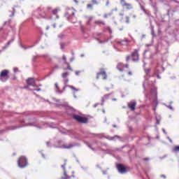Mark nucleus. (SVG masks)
Masks as SVG:
<instances>
[{"mask_svg": "<svg viewBox=\"0 0 179 179\" xmlns=\"http://www.w3.org/2000/svg\"><path fill=\"white\" fill-rule=\"evenodd\" d=\"M87 9H93V4H87Z\"/></svg>", "mask_w": 179, "mask_h": 179, "instance_id": "nucleus-23", "label": "nucleus"}, {"mask_svg": "<svg viewBox=\"0 0 179 179\" xmlns=\"http://www.w3.org/2000/svg\"><path fill=\"white\" fill-rule=\"evenodd\" d=\"M110 139H111V141H113L114 139V137L111 138Z\"/></svg>", "mask_w": 179, "mask_h": 179, "instance_id": "nucleus-35", "label": "nucleus"}, {"mask_svg": "<svg viewBox=\"0 0 179 179\" xmlns=\"http://www.w3.org/2000/svg\"><path fill=\"white\" fill-rule=\"evenodd\" d=\"M9 70L4 69L0 73V80L1 82H6L9 79Z\"/></svg>", "mask_w": 179, "mask_h": 179, "instance_id": "nucleus-3", "label": "nucleus"}, {"mask_svg": "<svg viewBox=\"0 0 179 179\" xmlns=\"http://www.w3.org/2000/svg\"><path fill=\"white\" fill-rule=\"evenodd\" d=\"M173 152H179V145H176L175 147H173Z\"/></svg>", "mask_w": 179, "mask_h": 179, "instance_id": "nucleus-20", "label": "nucleus"}, {"mask_svg": "<svg viewBox=\"0 0 179 179\" xmlns=\"http://www.w3.org/2000/svg\"><path fill=\"white\" fill-rule=\"evenodd\" d=\"M122 30H124V28H120V31H122Z\"/></svg>", "mask_w": 179, "mask_h": 179, "instance_id": "nucleus-34", "label": "nucleus"}, {"mask_svg": "<svg viewBox=\"0 0 179 179\" xmlns=\"http://www.w3.org/2000/svg\"><path fill=\"white\" fill-rule=\"evenodd\" d=\"M62 78H64V79H65L66 78H68V76H69V73L68 72L63 73H62Z\"/></svg>", "mask_w": 179, "mask_h": 179, "instance_id": "nucleus-18", "label": "nucleus"}, {"mask_svg": "<svg viewBox=\"0 0 179 179\" xmlns=\"http://www.w3.org/2000/svg\"><path fill=\"white\" fill-rule=\"evenodd\" d=\"M124 8H126L127 10H131V9H134V6L129 3H126Z\"/></svg>", "mask_w": 179, "mask_h": 179, "instance_id": "nucleus-15", "label": "nucleus"}, {"mask_svg": "<svg viewBox=\"0 0 179 179\" xmlns=\"http://www.w3.org/2000/svg\"><path fill=\"white\" fill-rule=\"evenodd\" d=\"M75 60V57H71V59H70V62H72L73 61H74Z\"/></svg>", "mask_w": 179, "mask_h": 179, "instance_id": "nucleus-29", "label": "nucleus"}, {"mask_svg": "<svg viewBox=\"0 0 179 179\" xmlns=\"http://www.w3.org/2000/svg\"><path fill=\"white\" fill-rule=\"evenodd\" d=\"M73 146V144H69L68 145H63V148L64 149H71Z\"/></svg>", "mask_w": 179, "mask_h": 179, "instance_id": "nucleus-16", "label": "nucleus"}, {"mask_svg": "<svg viewBox=\"0 0 179 179\" xmlns=\"http://www.w3.org/2000/svg\"><path fill=\"white\" fill-rule=\"evenodd\" d=\"M17 71H19V69H18L17 68H15V69H14V72H15V73L17 72Z\"/></svg>", "mask_w": 179, "mask_h": 179, "instance_id": "nucleus-30", "label": "nucleus"}, {"mask_svg": "<svg viewBox=\"0 0 179 179\" xmlns=\"http://www.w3.org/2000/svg\"><path fill=\"white\" fill-rule=\"evenodd\" d=\"M29 164V162L27 161V158L24 156H21L18 158L17 165L20 169H24V167H27Z\"/></svg>", "mask_w": 179, "mask_h": 179, "instance_id": "nucleus-2", "label": "nucleus"}, {"mask_svg": "<svg viewBox=\"0 0 179 179\" xmlns=\"http://www.w3.org/2000/svg\"><path fill=\"white\" fill-rule=\"evenodd\" d=\"M145 73H150V69H145Z\"/></svg>", "mask_w": 179, "mask_h": 179, "instance_id": "nucleus-26", "label": "nucleus"}, {"mask_svg": "<svg viewBox=\"0 0 179 179\" xmlns=\"http://www.w3.org/2000/svg\"><path fill=\"white\" fill-rule=\"evenodd\" d=\"M125 68H129V65L124 64V63H118L117 65V69L120 72H124V69H125Z\"/></svg>", "mask_w": 179, "mask_h": 179, "instance_id": "nucleus-7", "label": "nucleus"}, {"mask_svg": "<svg viewBox=\"0 0 179 179\" xmlns=\"http://www.w3.org/2000/svg\"><path fill=\"white\" fill-rule=\"evenodd\" d=\"M119 45H128L129 44V41L125 39V40H122L119 41L117 42Z\"/></svg>", "mask_w": 179, "mask_h": 179, "instance_id": "nucleus-13", "label": "nucleus"}, {"mask_svg": "<svg viewBox=\"0 0 179 179\" xmlns=\"http://www.w3.org/2000/svg\"><path fill=\"white\" fill-rule=\"evenodd\" d=\"M69 87H70V89H73V90H76V89L73 86H69Z\"/></svg>", "mask_w": 179, "mask_h": 179, "instance_id": "nucleus-31", "label": "nucleus"}, {"mask_svg": "<svg viewBox=\"0 0 179 179\" xmlns=\"http://www.w3.org/2000/svg\"><path fill=\"white\" fill-rule=\"evenodd\" d=\"M116 167H117V171H119V173H120V174H125V173H127V171H128V170L127 169L125 166H124L122 164H117L116 165Z\"/></svg>", "mask_w": 179, "mask_h": 179, "instance_id": "nucleus-6", "label": "nucleus"}, {"mask_svg": "<svg viewBox=\"0 0 179 179\" xmlns=\"http://www.w3.org/2000/svg\"><path fill=\"white\" fill-rule=\"evenodd\" d=\"M144 160H149V159H144Z\"/></svg>", "mask_w": 179, "mask_h": 179, "instance_id": "nucleus-40", "label": "nucleus"}, {"mask_svg": "<svg viewBox=\"0 0 179 179\" xmlns=\"http://www.w3.org/2000/svg\"><path fill=\"white\" fill-rule=\"evenodd\" d=\"M73 118L76 120L78 122H80L81 124H87L89 122V120L87 117H82L80 115H73Z\"/></svg>", "mask_w": 179, "mask_h": 179, "instance_id": "nucleus-4", "label": "nucleus"}, {"mask_svg": "<svg viewBox=\"0 0 179 179\" xmlns=\"http://www.w3.org/2000/svg\"><path fill=\"white\" fill-rule=\"evenodd\" d=\"M101 78L103 80H106V79H107V73H106L104 69H100V71L96 74V79H100Z\"/></svg>", "mask_w": 179, "mask_h": 179, "instance_id": "nucleus-5", "label": "nucleus"}, {"mask_svg": "<svg viewBox=\"0 0 179 179\" xmlns=\"http://www.w3.org/2000/svg\"><path fill=\"white\" fill-rule=\"evenodd\" d=\"M62 59L66 65H67V68H64V71H72V67H71V64L66 62V56L64 55L62 56Z\"/></svg>", "mask_w": 179, "mask_h": 179, "instance_id": "nucleus-9", "label": "nucleus"}, {"mask_svg": "<svg viewBox=\"0 0 179 179\" xmlns=\"http://www.w3.org/2000/svg\"><path fill=\"white\" fill-rule=\"evenodd\" d=\"M115 138H118V136H115Z\"/></svg>", "mask_w": 179, "mask_h": 179, "instance_id": "nucleus-37", "label": "nucleus"}, {"mask_svg": "<svg viewBox=\"0 0 179 179\" xmlns=\"http://www.w3.org/2000/svg\"><path fill=\"white\" fill-rule=\"evenodd\" d=\"M119 16L120 17L121 22H125V23H129V16H124V13H120Z\"/></svg>", "mask_w": 179, "mask_h": 179, "instance_id": "nucleus-11", "label": "nucleus"}, {"mask_svg": "<svg viewBox=\"0 0 179 179\" xmlns=\"http://www.w3.org/2000/svg\"><path fill=\"white\" fill-rule=\"evenodd\" d=\"M36 90V92H40V89H37V90H36V89H34V90Z\"/></svg>", "mask_w": 179, "mask_h": 179, "instance_id": "nucleus-33", "label": "nucleus"}, {"mask_svg": "<svg viewBox=\"0 0 179 179\" xmlns=\"http://www.w3.org/2000/svg\"><path fill=\"white\" fill-rule=\"evenodd\" d=\"M108 16H111V13L105 14V15H103V17H104L105 19H107V17H108Z\"/></svg>", "mask_w": 179, "mask_h": 179, "instance_id": "nucleus-24", "label": "nucleus"}, {"mask_svg": "<svg viewBox=\"0 0 179 179\" xmlns=\"http://www.w3.org/2000/svg\"><path fill=\"white\" fill-rule=\"evenodd\" d=\"M27 83L28 86H33L34 87H36V80L34 78H29L27 80Z\"/></svg>", "mask_w": 179, "mask_h": 179, "instance_id": "nucleus-12", "label": "nucleus"}, {"mask_svg": "<svg viewBox=\"0 0 179 179\" xmlns=\"http://www.w3.org/2000/svg\"><path fill=\"white\" fill-rule=\"evenodd\" d=\"M128 76H132V71H129L128 72Z\"/></svg>", "mask_w": 179, "mask_h": 179, "instance_id": "nucleus-28", "label": "nucleus"}, {"mask_svg": "<svg viewBox=\"0 0 179 179\" xmlns=\"http://www.w3.org/2000/svg\"><path fill=\"white\" fill-rule=\"evenodd\" d=\"M133 17H136V15H133Z\"/></svg>", "mask_w": 179, "mask_h": 179, "instance_id": "nucleus-36", "label": "nucleus"}, {"mask_svg": "<svg viewBox=\"0 0 179 179\" xmlns=\"http://www.w3.org/2000/svg\"><path fill=\"white\" fill-rule=\"evenodd\" d=\"M127 107L131 110L135 111V108H136V101H131L127 103Z\"/></svg>", "mask_w": 179, "mask_h": 179, "instance_id": "nucleus-8", "label": "nucleus"}, {"mask_svg": "<svg viewBox=\"0 0 179 179\" xmlns=\"http://www.w3.org/2000/svg\"><path fill=\"white\" fill-rule=\"evenodd\" d=\"M104 97H108V95H105Z\"/></svg>", "mask_w": 179, "mask_h": 179, "instance_id": "nucleus-38", "label": "nucleus"}, {"mask_svg": "<svg viewBox=\"0 0 179 179\" xmlns=\"http://www.w3.org/2000/svg\"><path fill=\"white\" fill-rule=\"evenodd\" d=\"M55 87H56V89H57V90L58 91V92H59V87L58 86V83H55Z\"/></svg>", "mask_w": 179, "mask_h": 179, "instance_id": "nucleus-25", "label": "nucleus"}, {"mask_svg": "<svg viewBox=\"0 0 179 179\" xmlns=\"http://www.w3.org/2000/svg\"><path fill=\"white\" fill-rule=\"evenodd\" d=\"M95 24H106V23H104L103 21H101V20H98V21H95Z\"/></svg>", "mask_w": 179, "mask_h": 179, "instance_id": "nucleus-19", "label": "nucleus"}, {"mask_svg": "<svg viewBox=\"0 0 179 179\" xmlns=\"http://www.w3.org/2000/svg\"><path fill=\"white\" fill-rule=\"evenodd\" d=\"M66 15H68V16L71 17V16H73L75 15V10L72 9V8H69L66 11Z\"/></svg>", "mask_w": 179, "mask_h": 179, "instance_id": "nucleus-14", "label": "nucleus"}, {"mask_svg": "<svg viewBox=\"0 0 179 179\" xmlns=\"http://www.w3.org/2000/svg\"><path fill=\"white\" fill-rule=\"evenodd\" d=\"M102 101H104V98H102Z\"/></svg>", "mask_w": 179, "mask_h": 179, "instance_id": "nucleus-39", "label": "nucleus"}, {"mask_svg": "<svg viewBox=\"0 0 179 179\" xmlns=\"http://www.w3.org/2000/svg\"><path fill=\"white\" fill-rule=\"evenodd\" d=\"M75 73H76V75L77 76H78L79 73H80V71H76Z\"/></svg>", "mask_w": 179, "mask_h": 179, "instance_id": "nucleus-27", "label": "nucleus"}, {"mask_svg": "<svg viewBox=\"0 0 179 179\" xmlns=\"http://www.w3.org/2000/svg\"><path fill=\"white\" fill-rule=\"evenodd\" d=\"M120 3L123 8L125 6V4H127V1L125 0H120Z\"/></svg>", "mask_w": 179, "mask_h": 179, "instance_id": "nucleus-21", "label": "nucleus"}, {"mask_svg": "<svg viewBox=\"0 0 179 179\" xmlns=\"http://www.w3.org/2000/svg\"><path fill=\"white\" fill-rule=\"evenodd\" d=\"M131 58L134 62L139 61V53L136 50H134V52H131V55H127L126 57V62H129V59H131Z\"/></svg>", "mask_w": 179, "mask_h": 179, "instance_id": "nucleus-1", "label": "nucleus"}, {"mask_svg": "<svg viewBox=\"0 0 179 179\" xmlns=\"http://www.w3.org/2000/svg\"><path fill=\"white\" fill-rule=\"evenodd\" d=\"M36 12L39 14L40 17H42L43 19H47V14L45 12H44V10H42L39 8L37 9Z\"/></svg>", "mask_w": 179, "mask_h": 179, "instance_id": "nucleus-10", "label": "nucleus"}, {"mask_svg": "<svg viewBox=\"0 0 179 179\" xmlns=\"http://www.w3.org/2000/svg\"><path fill=\"white\" fill-rule=\"evenodd\" d=\"M91 3L92 5H99V1L97 0H92Z\"/></svg>", "mask_w": 179, "mask_h": 179, "instance_id": "nucleus-22", "label": "nucleus"}, {"mask_svg": "<svg viewBox=\"0 0 179 179\" xmlns=\"http://www.w3.org/2000/svg\"><path fill=\"white\" fill-rule=\"evenodd\" d=\"M66 83H68V80L66 81Z\"/></svg>", "mask_w": 179, "mask_h": 179, "instance_id": "nucleus-41", "label": "nucleus"}, {"mask_svg": "<svg viewBox=\"0 0 179 179\" xmlns=\"http://www.w3.org/2000/svg\"><path fill=\"white\" fill-rule=\"evenodd\" d=\"M52 27H54V29H55V27H57L56 24H52Z\"/></svg>", "mask_w": 179, "mask_h": 179, "instance_id": "nucleus-32", "label": "nucleus"}, {"mask_svg": "<svg viewBox=\"0 0 179 179\" xmlns=\"http://www.w3.org/2000/svg\"><path fill=\"white\" fill-rule=\"evenodd\" d=\"M65 87H66V86H65L64 87V90H65Z\"/></svg>", "mask_w": 179, "mask_h": 179, "instance_id": "nucleus-42", "label": "nucleus"}, {"mask_svg": "<svg viewBox=\"0 0 179 179\" xmlns=\"http://www.w3.org/2000/svg\"><path fill=\"white\" fill-rule=\"evenodd\" d=\"M58 12H59V9H58V8H55L52 10V15H57L58 14Z\"/></svg>", "mask_w": 179, "mask_h": 179, "instance_id": "nucleus-17", "label": "nucleus"}]
</instances>
